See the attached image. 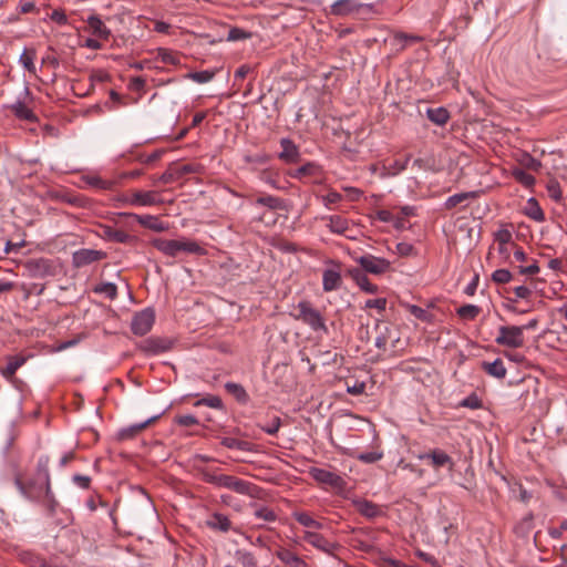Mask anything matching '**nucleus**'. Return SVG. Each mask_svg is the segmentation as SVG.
Here are the masks:
<instances>
[{
    "label": "nucleus",
    "mask_w": 567,
    "mask_h": 567,
    "mask_svg": "<svg viewBox=\"0 0 567 567\" xmlns=\"http://www.w3.org/2000/svg\"><path fill=\"white\" fill-rule=\"evenodd\" d=\"M481 404H482L481 400L475 394H472V395L465 398L461 402L462 406L470 408V409H478V408H481Z\"/></svg>",
    "instance_id": "63"
},
{
    "label": "nucleus",
    "mask_w": 567,
    "mask_h": 567,
    "mask_svg": "<svg viewBox=\"0 0 567 567\" xmlns=\"http://www.w3.org/2000/svg\"><path fill=\"white\" fill-rule=\"evenodd\" d=\"M155 321V312L152 308H145L133 316L131 330L135 336L148 333Z\"/></svg>",
    "instance_id": "7"
},
{
    "label": "nucleus",
    "mask_w": 567,
    "mask_h": 567,
    "mask_svg": "<svg viewBox=\"0 0 567 567\" xmlns=\"http://www.w3.org/2000/svg\"><path fill=\"white\" fill-rule=\"evenodd\" d=\"M317 166L312 163H307L299 168L296 169V172L291 175L293 178H302L306 175H311L316 172Z\"/></svg>",
    "instance_id": "58"
},
{
    "label": "nucleus",
    "mask_w": 567,
    "mask_h": 567,
    "mask_svg": "<svg viewBox=\"0 0 567 567\" xmlns=\"http://www.w3.org/2000/svg\"><path fill=\"white\" fill-rule=\"evenodd\" d=\"M118 216L126 217V218H133L138 224H141L143 227L155 230V231H165L167 229V226L159 220L156 216L153 215H137L134 213H120Z\"/></svg>",
    "instance_id": "15"
},
{
    "label": "nucleus",
    "mask_w": 567,
    "mask_h": 567,
    "mask_svg": "<svg viewBox=\"0 0 567 567\" xmlns=\"http://www.w3.org/2000/svg\"><path fill=\"white\" fill-rule=\"evenodd\" d=\"M173 342L167 338L151 337L137 344V349L147 355H157L172 349Z\"/></svg>",
    "instance_id": "8"
},
{
    "label": "nucleus",
    "mask_w": 567,
    "mask_h": 567,
    "mask_svg": "<svg viewBox=\"0 0 567 567\" xmlns=\"http://www.w3.org/2000/svg\"><path fill=\"white\" fill-rule=\"evenodd\" d=\"M152 245L158 251L169 257H176L181 252L198 256L206 254L205 248H203L197 241L186 238L181 240L156 238L152 240Z\"/></svg>",
    "instance_id": "1"
},
{
    "label": "nucleus",
    "mask_w": 567,
    "mask_h": 567,
    "mask_svg": "<svg viewBox=\"0 0 567 567\" xmlns=\"http://www.w3.org/2000/svg\"><path fill=\"white\" fill-rule=\"evenodd\" d=\"M225 389L228 393L233 394L239 402H247L248 394L246 390L238 383L227 382Z\"/></svg>",
    "instance_id": "43"
},
{
    "label": "nucleus",
    "mask_w": 567,
    "mask_h": 567,
    "mask_svg": "<svg viewBox=\"0 0 567 567\" xmlns=\"http://www.w3.org/2000/svg\"><path fill=\"white\" fill-rule=\"evenodd\" d=\"M106 258V252L96 249L83 248L73 252L72 265L75 268H82L93 262Z\"/></svg>",
    "instance_id": "11"
},
{
    "label": "nucleus",
    "mask_w": 567,
    "mask_h": 567,
    "mask_svg": "<svg viewBox=\"0 0 567 567\" xmlns=\"http://www.w3.org/2000/svg\"><path fill=\"white\" fill-rule=\"evenodd\" d=\"M395 334V328L390 326H384L383 329H380L379 336L375 338V347L379 350L385 351L386 346L389 343V338L394 337Z\"/></svg>",
    "instance_id": "35"
},
{
    "label": "nucleus",
    "mask_w": 567,
    "mask_h": 567,
    "mask_svg": "<svg viewBox=\"0 0 567 567\" xmlns=\"http://www.w3.org/2000/svg\"><path fill=\"white\" fill-rule=\"evenodd\" d=\"M95 292L104 293L111 300H114L117 296V287L113 282H105L97 286Z\"/></svg>",
    "instance_id": "51"
},
{
    "label": "nucleus",
    "mask_w": 567,
    "mask_h": 567,
    "mask_svg": "<svg viewBox=\"0 0 567 567\" xmlns=\"http://www.w3.org/2000/svg\"><path fill=\"white\" fill-rule=\"evenodd\" d=\"M21 560L31 567H49L45 559L33 551H23L21 554Z\"/></svg>",
    "instance_id": "40"
},
{
    "label": "nucleus",
    "mask_w": 567,
    "mask_h": 567,
    "mask_svg": "<svg viewBox=\"0 0 567 567\" xmlns=\"http://www.w3.org/2000/svg\"><path fill=\"white\" fill-rule=\"evenodd\" d=\"M512 233L508 229H499L495 234V240L498 243L499 246H506L512 241Z\"/></svg>",
    "instance_id": "60"
},
{
    "label": "nucleus",
    "mask_w": 567,
    "mask_h": 567,
    "mask_svg": "<svg viewBox=\"0 0 567 567\" xmlns=\"http://www.w3.org/2000/svg\"><path fill=\"white\" fill-rule=\"evenodd\" d=\"M158 417H159V415H155V416H152V417L147 419L144 422L136 423V424H133V425H131L128 427H124V429L120 430L118 439L120 440H128V439L134 437L140 432H142L147 425H150L151 423L156 421Z\"/></svg>",
    "instance_id": "24"
},
{
    "label": "nucleus",
    "mask_w": 567,
    "mask_h": 567,
    "mask_svg": "<svg viewBox=\"0 0 567 567\" xmlns=\"http://www.w3.org/2000/svg\"><path fill=\"white\" fill-rule=\"evenodd\" d=\"M157 56L161 59L162 62L166 64L177 65L181 62L179 55L176 52L167 49H158Z\"/></svg>",
    "instance_id": "48"
},
{
    "label": "nucleus",
    "mask_w": 567,
    "mask_h": 567,
    "mask_svg": "<svg viewBox=\"0 0 567 567\" xmlns=\"http://www.w3.org/2000/svg\"><path fill=\"white\" fill-rule=\"evenodd\" d=\"M342 282L341 275L338 270L326 269L322 274V289L326 292L337 290Z\"/></svg>",
    "instance_id": "21"
},
{
    "label": "nucleus",
    "mask_w": 567,
    "mask_h": 567,
    "mask_svg": "<svg viewBox=\"0 0 567 567\" xmlns=\"http://www.w3.org/2000/svg\"><path fill=\"white\" fill-rule=\"evenodd\" d=\"M426 115L432 123L441 126L446 124L450 118V113L445 107L427 109Z\"/></svg>",
    "instance_id": "34"
},
{
    "label": "nucleus",
    "mask_w": 567,
    "mask_h": 567,
    "mask_svg": "<svg viewBox=\"0 0 567 567\" xmlns=\"http://www.w3.org/2000/svg\"><path fill=\"white\" fill-rule=\"evenodd\" d=\"M524 213L526 216L534 219L535 221L545 220V214L542 207L539 206L538 202L533 197L527 200Z\"/></svg>",
    "instance_id": "33"
},
{
    "label": "nucleus",
    "mask_w": 567,
    "mask_h": 567,
    "mask_svg": "<svg viewBox=\"0 0 567 567\" xmlns=\"http://www.w3.org/2000/svg\"><path fill=\"white\" fill-rule=\"evenodd\" d=\"M243 159L251 169H259L268 164L270 155L266 152H258L255 154H245Z\"/></svg>",
    "instance_id": "25"
},
{
    "label": "nucleus",
    "mask_w": 567,
    "mask_h": 567,
    "mask_svg": "<svg viewBox=\"0 0 567 567\" xmlns=\"http://www.w3.org/2000/svg\"><path fill=\"white\" fill-rule=\"evenodd\" d=\"M199 405H206V406L214 408V409H221L223 402L219 396L209 395V396L203 398L195 402V406H199Z\"/></svg>",
    "instance_id": "53"
},
{
    "label": "nucleus",
    "mask_w": 567,
    "mask_h": 567,
    "mask_svg": "<svg viewBox=\"0 0 567 567\" xmlns=\"http://www.w3.org/2000/svg\"><path fill=\"white\" fill-rule=\"evenodd\" d=\"M281 426V419L277 415H274L269 421L265 424H259V427L269 435H276Z\"/></svg>",
    "instance_id": "47"
},
{
    "label": "nucleus",
    "mask_w": 567,
    "mask_h": 567,
    "mask_svg": "<svg viewBox=\"0 0 567 567\" xmlns=\"http://www.w3.org/2000/svg\"><path fill=\"white\" fill-rule=\"evenodd\" d=\"M89 27L92 29L93 33L102 39H107L110 35V30L103 23V21L97 17H90L87 19Z\"/></svg>",
    "instance_id": "37"
},
{
    "label": "nucleus",
    "mask_w": 567,
    "mask_h": 567,
    "mask_svg": "<svg viewBox=\"0 0 567 567\" xmlns=\"http://www.w3.org/2000/svg\"><path fill=\"white\" fill-rule=\"evenodd\" d=\"M25 363V358L22 355H13L8 358L6 367L0 368L1 374L9 381L14 380L16 372Z\"/></svg>",
    "instance_id": "23"
},
{
    "label": "nucleus",
    "mask_w": 567,
    "mask_h": 567,
    "mask_svg": "<svg viewBox=\"0 0 567 567\" xmlns=\"http://www.w3.org/2000/svg\"><path fill=\"white\" fill-rule=\"evenodd\" d=\"M477 197H478V192L457 193V194L450 196L445 200L444 207L450 210V209L455 208L458 205H462L464 202H467L470 199H475Z\"/></svg>",
    "instance_id": "27"
},
{
    "label": "nucleus",
    "mask_w": 567,
    "mask_h": 567,
    "mask_svg": "<svg viewBox=\"0 0 567 567\" xmlns=\"http://www.w3.org/2000/svg\"><path fill=\"white\" fill-rule=\"evenodd\" d=\"M116 200L122 205L130 206H153L161 203L155 192L134 190L120 195Z\"/></svg>",
    "instance_id": "6"
},
{
    "label": "nucleus",
    "mask_w": 567,
    "mask_h": 567,
    "mask_svg": "<svg viewBox=\"0 0 567 567\" xmlns=\"http://www.w3.org/2000/svg\"><path fill=\"white\" fill-rule=\"evenodd\" d=\"M250 35L251 34L249 32L245 31L244 29L231 28L228 31L227 40L228 41H239V40L248 39V38H250Z\"/></svg>",
    "instance_id": "55"
},
{
    "label": "nucleus",
    "mask_w": 567,
    "mask_h": 567,
    "mask_svg": "<svg viewBox=\"0 0 567 567\" xmlns=\"http://www.w3.org/2000/svg\"><path fill=\"white\" fill-rule=\"evenodd\" d=\"M202 476L206 483L217 486L220 474L209 470H203Z\"/></svg>",
    "instance_id": "62"
},
{
    "label": "nucleus",
    "mask_w": 567,
    "mask_h": 567,
    "mask_svg": "<svg viewBox=\"0 0 567 567\" xmlns=\"http://www.w3.org/2000/svg\"><path fill=\"white\" fill-rule=\"evenodd\" d=\"M14 116L22 121L37 122L38 117L34 112L25 105L22 101H17L8 106Z\"/></svg>",
    "instance_id": "22"
},
{
    "label": "nucleus",
    "mask_w": 567,
    "mask_h": 567,
    "mask_svg": "<svg viewBox=\"0 0 567 567\" xmlns=\"http://www.w3.org/2000/svg\"><path fill=\"white\" fill-rule=\"evenodd\" d=\"M293 518L302 526L313 529H321L323 528V524L313 519L308 513L306 512H296L293 513Z\"/></svg>",
    "instance_id": "36"
},
{
    "label": "nucleus",
    "mask_w": 567,
    "mask_h": 567,
    "mask_svg": "<svg viewBox=\"0 0 567 567\" xmlns=\"http://www.w3.org/2000/svg\"><path fill=\"white\" fill-rule=\"evenodd\" d=\"M326 221V226L333 234L344 235L349 229V220L340 215H330L321 217Z\"/></svg>",
    "instance_id": "18"
},
{
    "label": "nucleus",
    "mask_w": 567,
    "mask_h": 567,
    "mask_svg": "<svg viewBox=\"0 0 567 567\" xmlns=\"http://www.w3.org/2000/svg\"><path fill=\"white\" fill-rule=\"evenodd\" d=\"M352 258L361 266L363 271L372 275H383L391 269V262L388 259L371 254L353 255Z\"/></svg>",
    "instance_id": "4"
},
{
    "label": "nucleus",
    "mask_w": 567,
    "mask_h": 567,
    "mask_svg": "<svg viewBox=\"0 0 567 567\" xmlns=\"http://www.w3.org/2000/svg\"><path fill=\"white\" fill-rule=\"evenodd\" d=\"M349 274L363 291L369 293L377 292L378 287L374 284H372L360 269H351L349 270Z\"/></svg>",
    "instance_id": "26"
},
{
    "label": "nucleus",
    "mask_w": 567,
    "mask_h": 567,
    "mask_svg": "<svg viewBox=\"0 0 567 567\" xmlns=\"http://www.w3.org/2000/svg\"><path fill=\"white\" fill-rule=\"evenodd\" d=\"M303 539L311 546L316 547L317 549L326 554H332L334 553V550L339 548L338 544L328 540L324 536L318 533L306 532L303 535Z\"/></svg>",
    "instance_id": "14"
},
{
    "label": "nucleus",
    "mask_w": 567,
    "mask_h": 567,
    "mask_svg": "<svg viewBox=\"0 0 567 567\" xmlns=\"http://www.w3.org/2000/svg\"><path fill=\"white\" fill-rule=\"evenodd\" d=\"M359 2L354 0H337L330 7V13L338 17H344L358 12Z\"/></svg>",
    "instance_id": "19"
},
{
    "label": "nucleus",
    "mask_w": 567,
    "mask_h": 567,
    "mask_svg": "<svg viewBox=\"0 0 567 567\" xmlns=\"http://www.w3.org/2000/svg\"><path fill=\"white\" fill-rule=\"evenodd\" d=\"M206 525L214 530L220 532V533H227L229 530H235L236 528L233 527V524L228 516L221 514V513H214L212 514L207 520Z\"/></svg>",
    "instance_id": "16"
},
{
    "label": "nucleus",
    "mask_w": 567,
    "mask_h": 567,
    "mask_svg": "<svg viewBox=\"0 0 567 567\" xmlns=\"http://www.w3.org/2000/svg\"><path fill=\"white\" fill-rule=\"evenodd\" d=\"M85 183L99 189H111L113 186V182L104 181L99 176H87L85 177Z\"/></svg>",
    "instance_id": "49"
},
{
    "label": "nucleus",
    "mask_w": 567,
    "mask_h": 567,
    "mask_svg": "<svg viewBox=\"0 0 567 567\" xmlns=\"http://www.w3.org/2000/svg\"><path fill=\"white\" fill-rule=\"evenodd\" d=\"M174 421L176 424L185 427H189L199 423L197 417L192 414L177 415Z\"/></svg>",
    "instance_id": "57"
},
{
    "label": "nucleus",
    "mask_w": 567,
    "mask_h": 567,
    "mask_svg": "<svg viewBox=\"0 0 567 567\" xmlns=\"http://www.w3.org/2000/svg\"><path fill=\"white\" fill-rule=\"evenodd\" d=\"M281 152L279 158L286 163H297L299 161V150L297 145L289 138L280 140Z\"/></svg>",
    "instance_id": "17"
},
{
    "label": "nucleus",
    "mask_w": 567,
    "mask_h": 567,
    "mask_svg": "<svg viewBox=\"0 0 567 567\" xmlns=\"http://www.w3.org/2000/svg\"><path fill=\"white\" fill-rule=\"evenodd\" d=\"M386 307V300L384 298H378V299H368L365 301L364 308L369 309H378L380 311H383Z\"/></svg>",
    "instance_id": "61"
},
{
    "label": "nucleus",
    "mask_w": 567,
    "mask_h": 567,
    "mask_svg": "<svg viewBox=\"0 0 567 567\" xmlns=\"http://www.w3.org/2000/svg\"><path fill=\"white\" fill-rule=\"evenodd\" d=\"M254 516L257 519H261L264 522H275L277 519V514L274 509L267 506H256L254 511Z\"/></svg>",
    "instance_id": "44"
},
{
    "label": "nucleus",
    "mask_w": 567,
    "mask_h": 567,
    "mask_svg": "<svg viewBox=\"0 0 567 567\" xmlns=\"http://www.w3.org/2000/svg\"><path fill=\"white\" fill-rule=\"evenodd\" d=\"M309 474L318 483L329 485L333 488H343L346 485L344 480L339 474L332 471L319 467H311L309 470Z\"/></svg>",
    "instance_id": "10"
},
{
    "label": "nucleus",
    "mask_w": 567,
    "mask_h": 567,
    "mask_svg": "<svg viewBox=\"0 0 567 567\" xmlns=\"http://www.w3.org/2000/svg\"><path fill=\"white\" fill-rule=\"evenodd\" d=\"M256 205L265 206L271 210H282L286 208L284 199L272 196L265 195L256 198Z\"/></svg>",
    "instance_id": "31"
},
{
    "label": "nucleus",
    "mask_w": 567,
    "mask_h": 567,
    "mask_svg": "<svg viewBox=\"0 0 567 567\" xmlns=\"http://www.w3.org/2000/svg\"><path fill=\"white\" fill-rule=\"evenodd\" d=\"M495 342L508 348H520L524 344V328L518 326H501Z\"/></svg>",
    "instance_id": "5"
},
{
    "label": "nucleus",
    "mask_w": 567,
    "mask_h": 567,
    "mask_svg": "<svg viewBox=\"0 0 567 567\" xmlns=\"http://www.w3.org/2000/svg\"><path fill=\"white\" fill-rule=\"evenodd\" d=\"M547 192H548L549 197L555 202H559L563 198V192H561L560 185L556 179H550L548 182Z\"/></svg>",
    "instance_id": "52"
},
{
    "label": "nucleus",
    "mask_w": 567,
    "mask_h": 567,
    "mask_svg": "<svg viewBox=\"0 0 567 567\" xmlns=\"http://www.w3.org/2000/svg\"><path fill=\"white\" fill-rule=\"evenodd\" d=\"M235 560L241 567H258L257 557L249 550L237 549L234 554Z\"/></svg>",
    "instance_id": "32"
},
{
    "label": "nucleus",
    "mask_w": 567,
    "mask_h": 567,
    "mask_svg": "<svg viewBox=\"0 0 567 567\" xmlns=\"http://www.w3.org/2000/svg\"><path fill=\"white\" fill-rule=\"evenodd\" d=\"M101 231H102L101 236L105 240L111 241V243L132 245V244L136 243V240H137V238L135 236L130 235L122 229H118V228H115V227H112L109 225L102 226Z\"/></svg>",
    "instance_id": "13"
},
{
    "label": "nucleus",
    "mask_w": 567,
    "mask_h": 567,
    "mask_svg": "<svg viewBox=\"0 0 567 567\" xmlns=\"http://www.w3.org/2000/svg\"><path fill=\"white\" fill-rule=\"evenodd\" d=\"M365 391V383L363 381H353L350 383L347 381V392L352 395H361Z\"/></svg>",
    "instance_id": "56"
},
{
    "label": "nucleus",
    "mask_w": 567,
    "mask_h": 567,
    "mask_svg": "<svg viewBox=\"0 0 567 567\" xmlns=\"http://www.w3.org/2000/svg\"><path fill=\"white\" fill-rule=\"evenodd\" d=\"M50 458L48 455L39 457L37 465V480L42 481L43 487L51 485L50 473H49Z\"/></svg>",
    "instance_id": "28"
},
{
    "label": "nucleus",
    "mask_w": 567,
    "mask_h": 567,
    "mask_svg": "<svg viewBox=\"0 0 567 567\" xmlns=\"http://www.w3.org/2000/svg\"><path fill=\"white\" fill-rule=\"evenodd\" d=\"M417 457L421 461H427L429 464L435 470L447 467L449 471H453L455 466L452 457L441 449H433L427 453L420 454Z\"/></svg>",
    "instance_id": "9"
},
{
    "label": "nucleus",
    "mask_w": 567,
    "mask_h": 567,
    "mask_svg": "<svg viewBox=\"0 0 567 567\" xmlns=\"http://www.w3.org/2000/svg\"><path fill=\"white\" fill-rule=\"evenodd\" d=\"M297 313H292L295 320L301 321L302 323L310 327L313 331L328 332L324 318L321 312L316 309L309 301L302 300L296 306Z\"/></svg>",
    "instance_id": "2"
},
{
    "label": "nucleus",
    "mask_w": 567,
    "mask_h": 567,
    "mask_svg": "<svg viewBox=\"0 0 567 567\" xmlns=\"http://www.w3.org/2000/svg\"><path fill=\"white\" fill-rule=\"evenodd\" d=\"M220 444L227 449L239 450L243 452H254V444L248 441L238 440L235 437L226 436L223 437Z\"/></svg>",
    "instance_id": "30"
},
{
    "label": "nucleus",
    "mask_w": 567,
    "mask_h": 567,
    "mask_svg": "<svg viewBox=\"0 0 567 567\" xmlns=\"http://www.w3.org/2000/svg\"><path fill=\"white\" fill-rule=\"evenodd\" d=\"M565 530H567V519H564L558 528H549L548 534L551 538L559 539Z\"/></svg>",
    "instance_id": "64"
},
{
    "label": "nucleus",
    "mask_w": 567,
    "mask_h": 567,
    "mask_svg": "<svg viewBox=\"0 0 567 567\" xmlns=\"http://www.w3.org/2000/svg\"><path fill=\"white\" fill-rule=\"evenodd\" d=\"M276 556L288 567H309L308 564L290 549L280 547L276 550Z\"/></svg>",
    "instance_id": "20"
},
{
    "label": "nucleus",
    "mask_w": 567,
    "mask_h": 567,
    "mask_svg": "<svg viewBox=\"0 0 567 567\" xmlns=\"http://www.w3.org/2000/svg\"><path fill=\"white\" fill-rule=\"evenodd\" d=\"M410 313L414 316L416 319L423 321V322H433L434 317L432 313H430L427 310L416 306V305H410L408 307Z\"/></svg>",
    "instance_id": "46"
},
{
    "label": "nucleus",
    "mask_w": 567,
    "mask_h": 567,
    "mask_svg": "<svg viewBox=\"0 0 567 567\" xmlns=\"http://www.w3.org/2000/svg\"><path fill=\"white\" fill-rule=\"evenodd\" d=\"M16 486L20 491V493L30 501H40L42 499L43 505L48 509L50 515L55 513V508L58 506V502L54 498V495L51 491V485L45 487H41L38 493H34L32 488L25 487L24 483L20 478H16Z\"/></svg>",
    "instance_id": "3"
},
{
    "label": "nucleus",
    "mask_w": 567,
    "mask_h": 567,
    "mask_svg": "<svg viewBox=\"0 0 567 567\" xmlns=\"http://www.w3.org/2000/svg\"><path fill=\"white\" fill-rule=\"evenodd\" d=\"M37 56L35 50L25 49L19 58V62L23 65V68L30 72L31 74H35L37 69L34 65V59Z\"/></svg>",
    "instance_id": "38"
},
{
    "label": "nucleus",
    "mask_w": 567,
    "mask_h": 567,
    "mask_svg": "<svg viewBox=\"0 0 567 567\" xmlns=\"http://www.w3.org/2000/svg\"><path fill=\"white\" fill-rule=\"evenodd\" d=\"M457 316L464 320H474L480 313L481 308L476 305H464L456 310Z\"/></svg>",
    "instance_id": "42"
},
{
    "label": "nucleus",
    "mask_w": 567,
    "mask_h": 567,
    "mask_svg": "<svg viewBox=\"0 0 567 567\" xmlns=\"http://www.w3.org/2000/svg\"><path fill=\"white\" fill-rule=\"evenodd\" d=\"M534 527V515L528 513L522 518V520L515 526V533L519 536H527Z\"/></svg>",
    "instance_id": "41"
},
{
    "label": "nucleus",
    "mask_w": 567,
    "mask_h": 567,
    "mask_svg": "<svg viewBox=\"0 0 567 567\" xmlns=\"http://www.w3.org/2000/svg\"><path fill=\"white\" fill-rule=\"evenodd\" d=\"M394 40L401 43V48L404 49L408 42H421L423 39L419 35L408 34L404 32H396Z\"/></svg>",
    "instance_id": "54"
},
{
    "label": "nucleus",
    "mask_w": 567,
    "mask_h": 567,
    "mask_svg": "<svg viewBox=\"0 0 567 567\" xmlns=\"http://www.w3.org/2000/svg\"><path fill=\"white\" fill-rule=\"evenodd\" d=\"M383 453L380 451L362 452L357 455V458L365 464H372L380 461Z\"/></svg>",
    "instance_id": "50"
},
{
    "label": "nucleus",
    "mask_w": 567,
    "mask_h": 567,
    "mask_svg": "<svg viewBox=\"0 0 567 567\" xmlns=\"http://www.w3.org/2000/svg\"><path fill=\"white\" fill-rule=\"evenodd\" d=\"M492 279L497 284H506L512 279V274L507 269H497L493 272Z\"/></svg>",
    "instance_id": "59"
},
{
    "label": "nucleus",
    "mask_w": 567,
    "mask_h": 567,
    "mask_svg": "<svg viewBox=\"0 0 567 567\" xmlns=\"http://www.w3.org/2000/svg\"><path fill=\"white\" fill-rule=\"evenodd\" d=\"M482 369L489 375L504 379L506 375V368L501 359H496L493 362H482Z\"/></svg>",
    "instance_id": "29"
},
{
    "label": "nucleus",
    "mask_w": 567,
    "mask_h": 567,
    "mask_svg": "<svg viewBox=\"0 0 567 567\" xmlns=\"http://www.w3.org/2000/svg\"><path fill=\"white\" fill-rule=\"evenodd\" d=\"M252 484L233 475L220 474L217 487H224L241 495H249Z\"/></svg>",
    "instance_id": "12"
},
{
    "label": "nucleus",
    "mask_w": 567,
    "mask_h": 567,
    "mask_svg": "<svg viewBox=\"0 0 567 567\" xmlns=\"http://www.w3.org/2000/svg\"><path fill=\"white\" fill-rule=\"evenodd\" d=\"M215 76V71L204 70L198 72H190L186 75L187 79L193 80L196 83L204 84L212 81Z\"/></svg>",
    "instance_id": "45"
},
{
    "label": "nucleus",
    "mask_w": 567,
    "mask_h": 567,
    "mask_svg": "<svg viewBox=\"0 0 567 567\" xmlns=\"http://www.w3.org/2000/svg\"><path fill=\"white\" fill-rule=\"evenodd\" d=\"M357 508L361 515L368 518H373L378 516L380 513V509L377 504L365 499L358 502Z\"/></svg>",
    "instance_id": "39"
}]
</instances>
